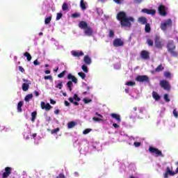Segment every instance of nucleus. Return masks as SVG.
Masks as SVG:
<instances>
[{
    "instance_id": "nucleus-1",
    "label": "nucleus",
    "mask_w": 178,
    "mask_h": 178,
    "mask_svg": "<svg viewBox=\"0 0 178 178\" xmlns=\"http://www.w3.org/2000/svg\"><path fill=\"white\" fill-rule=\"evenodd\" d=\"M117 19L120 22L122 27H130L131 23L130 22H134V18L129 17H127L126 13L121 11L117 15Z\"/></svg>"
},
{
    "instance_id": "nucleus-2",
    "label": "nucleus",
    "mask_w": 178,
    "mask_h": 178,
    "mask_svg": "<svg viewBox=\"0 0 178 178\" xmlns=\"http://www.w3.org/2000/svg\"><path fill=\"white\" fill-rule=\"evenodd\" d=\"M79 29L83 30V33L86 37H92L94 35V31L92 28L88 26V24L84 21H81L79 23Z\"/></svg>"
},
{
    "instance_id": "nucleus-3",
    "label": "nucleus",
    "mask_w": 178,
    "mask_h": 178,
    "mask_svg": "<svg viewBox=\"0 0 178 178\" xmlns=\"http://www.w3.org/2000/svg\"><path fill=\"white\" fill-rule=\"evenodd\" d=\"M172 27V19H168L161 22L160 28L163 31H166L168 29Z\"/></svg>"
},
{
    "instance_id": "nucleus-4",
    "label": "nucleus",
    "mask_w": 178,
    "mask_h": 178,
    "mask_svg": "<svg viewBox=\"0 0 178 178\" xmlns=\"http://www.w3.org/2000/svg\"><path fill=\"white\" fill-rule=\"evenodd\" d=\"M12 173V168L7 167L4 170L0 171V178H8L9 175Z\"/></svg>"
},
{
    "instance_id": "nucleus-5",
    "label": "nucleus",
    "mask_w": 178,
    "mask_h": 178,
    "mask_svg": "<svg viewBox=\"0 0 178 178\" xmlns=\"http://www.w3.org/2000/svg\"><path fill=\"white\" fill-rule=\"evenodd\" d=\"M149 152H151V154L155 155L156 156H163V154H162V152L155 147H149Z\"/></svg>"
},
{
    "instance_id": "nucleus-6",
    "label": "nucleus",
    "mask_w": 178,
    "mask_h": 178,
    "mask_svg": "<svg viewBox=\"0 0 178 178\" xmlns=\"http://www.w3.org/2000/svg\"><path fill=\"white\" fill-rule=\"evenodd\" d=\"M176 172L173 171L172 167L168 166L164 174V178H168L169 176H175Z\"/></svg>"
},
{
    "instance_id": "nucleus-7",
    "label": "nucleus",
    "mask_w": 178,
    "mask_h": 178,
    "mask_svg": "<svg viewBox=\"0 0 178 178\" xmlns=\"http://www.w3.org/2000/svg\"><path fill=\"white\" fill-rule=\"evenodd\" d=\"M136 80L140 83H148V81H149V79L146 75H139L136 78Z\"/></svg>"
},
{
    "instance_id": "nucleus-8",
    "label": "nucleus",
    "mask_w": 178,
    "mask_h": 178,
    "mask_svg": "<svg viewBox=\"0 0 178 178\" xmlns=\"http://www.w3.org/2000/svg\"><path fill=\"white\" fill-rule=\"evenodd\" d=\"M160 86L162 87V88L166 90L167 91H169V90H170V84L166 80L161 81Z\"/></svg>"
},
{
    "instance_id": "nucleus-9",
    "label": "nucleus",
    "mask_w": 178,
    "mask_h": 178,
    "mask_svg": "<svg viewBox=\"0 0 178 178\" xmlns=\"http://www.w3.org/2000/svg\"><path fill=\"white\" fill-rule=\"evenodd\" d=\"M140 57L142 58V59H144L145 60L149 59V52L146 50H143L140 52Z\"/></svg>"
},
{
    "instance_id": "nucleus-10",
    "label": "nucleus",
    "mask_w": 178,
    "mask_h": 178,
    "mask_svg": "<svg viewBox=\"0 0 178 178\" xmlns=\"http://www.w3.org/2000/svg\"><path fill=\"white\" fill-rule=\"evenodd\" d=\"M123 40H122V39L120 38H117L115 40H114L113 42V45L114 47H123Z\"/></svg>"
},
{
    "instance_id": "nucleus-11",
    "label": "nucleus",
    "mask_w": 178,
    "mask_h": 178,
    "mask_svg": "<svg viewBox=\"0 0 178 178\" xmlns=\"http://www.w3.org/2000/svg\"><path fill=\"white\" fill-rule=\"evenodd\" d=\"M40 106L42 108V109H45V111H50L51 108H52L51 105L49 104V103H47L45 104V102H42L40 103Z\"/></svg>"
},
{
    "instance_id": "nucleus-12",
    "label": "nucleus",
    "mask_w": 178,
    "mask_h": 178,
    "mask_svg": "<svg viewBox=\"0 0 178 178\" xmlns=\"http://www.w3.org/2000/svg\"><path fill=\"white\" fill-rule=\"evenodd\" d=\"M159 13L161 16H166V7L165 6H160L159 7Z\"/></svg>"
},
{
    "instance_id": "nucleus-13",
    "label": "nucleus",
    "mask_w": 178,
    "mask_h": 178,
    "mask_svg": "<svg viewBox=\"0 0 178 178\" xmlns=\"http://www.w3.org/2000/svg\"><path fill=\"white\" fill-rule=\"evenodd\" d=\"M167 48L169 51H174V49L176 48V46L175 45V42L173 41H169L167 45Z\"/></svg>"
},
{
    "instance_id": "nucleus-14",
    "label": "nucleus",
    "mask_w": 178,
    "mask_h": 178,
    "mask_svg": "<svg viewBox=\"0 0 178 178\" xmlns=\"http://www.w3.org/2000/svg\"><path fill=\"white\" fill-rule=\"evenodd\" d=\"M71 54L73 56H75L76 58L83 56L84 55V53L83 51H71Z\"/></svg>"
},
{
    "instance_id": "nucleus-15",
    "label": "nucleus",
    "mask_w": 178,
    "mask_h": 178,
    "mask_svg": "<svg viewBox=\"0 0 178 178\" xmlns=\"http://www.w3.org/2000/svg\"><path fill=\"white\" fill-rule=\"evenodd\" d=\"M129 140H133L134 141V147H140V145H141V143L137 142V139L138 138H134L133 136H129Z\"/></svg>"
},
{
    "instance_id": "nucleus-16",
    "label": "nucleus",
    "mask_w": 178,
    "mask_h": 178,
    "mask_svg": "<svg viewBox=\"0 0 178 178\" xmlns=\"http://www.w3.org/2000/svg\"><path fill=\"white\" fill-rule=\"evenodd\" d=\"M56 88H58L59 90H62V87H63V81L59 80L55 82Z\"/></svg>"
},
{
    "instance_id": "nucleus-17",
    "label": "nucleus",
    "mask_w": 178,
    "mask_h": 178,
    "mask_svg": "<svg viewBox=\"0 0 178 178\" xmlns=\"http://www.w3.org/2000/svg\"><path fill=\"white\" fill-rule=\"evenodd\" d=\"M68 80H72L73 83L75 84H77V78H76L74 76L72 75V74H69L67 75Z\"/></svg>"
},
{
    "instance_id": "nucleus-18",
    "label": "nucleus",
    "mask_w": 178,
    "mask_h": 178,
    "mask_svg": "<svg viewBox=\"0 0 178 178\" xmlns=\"http://www.w3.org/2000/svg\"><path fill=\"white\" fill-rule=\"evenodd\" d=\"M143 13H147V15H155V10H149V9H143L142 10Z\"/></svg>"
},
{
    "instance_id": "nucleus-19",
    "label": "nucleus",
    "mask_w": 178,
    "mask_h": 178,
    "mask_svg": "<svg viewBox=\"0 0 178 178\" xmlns=\"http://www.w3.org/2000/svg\"><path fill=\"white\" fill-rule=\"evenodd\" d=\"M83 61L86 65H91V58L88 56H85L83 58Z\"/></svg>"
},
{
    "instance_id": "nucleus-20",
    "label": "nucleus",
    "mask_w": 178,
    "mask_h": 178,
    "mask_svg": "<svg viewBox=\"0 0 178 178\" xmlns=\"http://www.w3.org/2000/svg\"><path fill=\"white\" fill-rule=\"evenodd\" d=\"M86 5L87 2L84 1V0H81L80 7L82 9V10H86V9H87V7L86 6Z\"/></svg>"
},
{
    "instance_id": "nucleus-21",
    "label": "nucleus",
    "mask_w": 178,
    "mask_h": 178,
    "mask_svg": "<svg viewBox=\"0 0 178 178\" xmlns=\"http://www.w3.org/2000/svg\"><path fill=\"white\" fill-rule=\"evenodd\" d=\"M155 46L156 47V48H162V43L159 40V38H156Z\"/></svg>"
},
{
    "instance_id": "nucleus-22",
    "label": "nucleus",
    "mask_w": 178,
    "mask_h": 178,
    "mask_svg": "<svg viewBox=\"0 0 178 178\" xmlns=\"http://www.w3.org/2000/svg\"><path fill=\"white\" fill-rule=\"evenodd\" d=\"M138 21L139 23H141V24H147V18L144 17H140L138 19Z\"/></svg>"
},
{
    "instance_id": "nucleus-23",
    "label": "nucleus",
    "mask_w": 178,
    "mask_h": 178,
    "mask_svg": "<svg viewBox=\"0 0 178 178\" xmlns=\"http://www.w3.org/2000/svg\"><path fill=\"white\" fill-rule=\"evenodd\" d=\"M164 77H165V79H172V77H173V74L169 71H165L164 72Z\"/></svg>"
},
{
    "instance_id": "nucleus-24",
    "label": "nucleus",
    "mask_w": 178,
    "mask_h": 178,
    "mask_svg": "<svg viewBox=\"0 0 178 178\" xmlns=\"http://www.w3.org/2000/svg\"><path fill=\"white\" fill-rule=\"evenodd\" d=\"M111 118H113V119H116L117 121L118 122H121L122 119H120V115H118V114H115V113H112L111 115Z\"/></svg>"
},
{
    "instance_id": "nucleus-25",
    "label": "nucleus",
    "mask_w": 178,
    "mask_h": 178,
    "mask_svg": "<svg viewBox=\"0 0 178 178\" xmlns=\"http://www.w3.org/2000/svg\"><path fill=\"white\" fill-rule=\"evenodd\" d=\"M152 97L154 99H156V101H159V99H161L159 95H158V93H156V92H152Z\"/></svg>"
},
{
    "instance_id": "nucleus-26",
    "label": "nucleus",
    "mask_w": 178,
    "mask_h": 178,
    "mask_svg": "<svg viewBox=\"0 0 178 178\" xmlns=\"http://www.w3.org/2000/svg\"><path fill=\"white\" fill-rule=\"evenodd\" d=\"M24 56H26V58L28 62H30V60H31V55L29 54V52H25V53L24 54Z\"/></svg>"
},
{
    "instance_id": "nucleus-27",
    "label": "nucleus",
    "mask_w": 178,
    "mask_h": 178,
    "mask_svg": "<svg viewBox=\"0 0 178 178\" xmlns=\"http://www.w3.org/2000/svg\"><path fill=\"white\" fill-rule=\"evenodd\" d=\"M31 122H35V118H37V111H33L31 113Z\"/></svg>"
},
{
    "instance_id": "nucleus-28",
    "label": "nucleus",
    "mask_w": 178,
    "mask_h": 178,
    "mask_svg": "<svg viewBox=\"0 0 178 178\" xmlns=\"http://www.w3.org/2000/svg\"><path fill=\"white\" fill-rule=\"evenodd\" d=\"M29 83H24L22 84V90L23 91H27L29 90Z\"/></svg>"
},
{
    "instance_id": "nucleus-29",
    "label": "nucleus",
    "mask_w": 178,
    "mask_h": 178,
    "mask_svg": "<svg viewBox=\"0 0 178 178\" xmlns=\"http://www.w3.org/2000/svg\"><path fill=\"white\" fill-rule=\"evenodd\" d=\"M32 98L33 94L27 95L24 98V101H26V102H29V101H30V99H31Z\"/></svg>"
},
{
    "instance_id": "nucleus-30",
    "label": "nucleus",
    "mask_w": 178,
    "mask_h": 178,
    "mask_svg": "<svg viewBox=\"0 0 178 178\" xmlns=\"http://www.w3.org/2000/svg\"><path fill=\"white\" fill-rule=\"evenodd\" d=\"M145 33H149L151 31V26H149V24H146L145 27Z\"/></svg>"
},
{
    "instance_id": "nucleus-31",
    "label": "nucleus",
    "mask_w": 178,
    "mask_h": 178,
    "mask_svg": "<svg viewBox=\"0 0 178 178\" xmlns=\"http://www.w3.org/2000/svg\"><path fill=\"white\" fill-rule=\"evenodd\" d=\"M163 69H165L163 67V66H162V65H159L156 69H155V72H162V70H163Z\"/></svg>"
},
{
    "instance_id": "nucleus-32",
    "label": "nucleus",
    "mask_w": 178,
    "mask_h": 178,
    "mask_svg": "<svg viewBox=\"0 0 178 178\" xmlns=\"http://www.w3.org/2000/svg\"><path fill=\"white\" fill-rule=\"evenodd\" d=\"M23 106V102H19L17 104L18 112H22V107Z\"/></svg>"
},
{
    "instance_id": "nucleus-33",
    "label": "nucleus",
    "mask_w": 178,
    "mask_h": 178,
    "mask_svg": "<svg viewBox=\"0 0 178 178\" xmlns=\"http://www.w3.org/2000/svg\"><path fill=\"white\" fill-rule=\"evenodd\" d=\"M68 126V129H73V127H74V126H76V122H70L67 124Z\"/></svg>"
},
{
    "instance_id": "nucleus-34",
    "label": "nucleus",
    "mask_w": 178,
    "mask_h": 178,
    "mask_svg": "<svg viewBox=\"0 0 178 178\" xmlns=\"http://www.w3.org/2000/svg\"><path fill=\"white\" fill-rule=\"evenodd\" d=\"M125 86H128L129 87H133V86H136V82H134V81H128L125 83Z\"/></svg>"
},
{
    "instance_id": "nucleus-35",
    "label": "nucleus",
    "mask_w": 178,
    "mask_h": 178,
    "mask_svg": "<svg viewBox=\"0 0 178 178\" xmlns=\"http://www.w3.org/2000/svg\"><path fill=\"white\" fill-rule=\"evenodd\" d=\"M73 86V82L70 81L67 83V87L69 88L70 91H72V86Z\"/></svg>"
},
{
    "instance_id": "nucleus-36",
    "label": "nucleus",
    "mask_w": 178,
    "mask_h": 178,
    "mask_svg": "<svg viewBox=\"0 0 178 178\" xmlns=\"http://www.w3.org/2000/svg\"><path fill=\"white\" fill-rule=\"evenodd\" d=\"M81 69L82 70H83L85 73H88V67H87V65H82Z\"/></svg>"
},
{
    "instance_id": "nucleus-37",
    "label": "nucleus",
    "mask_w": 178,
    "mask_h": 178,
    "mask_svg": "<svg viewBox=\"0 0 178 178\" xmlns=\"http://www.w3.org/2000/svg\"><path fill=\"white\" fill-rule=\"evenodd\" d=\"M52 17H48L45 19L44 20V23L45 24H49V23H51V20Z\"/></svg>"
},
{
    "instance_id": "nucleus-38",
    "label": "nucleus",
    "mask_w": 178,
    "mask_h": 178,
    "mask_svg": "<svg viewBox=\"0 0 178 178\" xmlns=\"http://www.w3.org/2000/svg\"><path fill=\"white\" fill-rule=\"evenodd\" d=\"M62 9L63 10H67V9H69V6H67V3H63L62 6Z\"/></svg>"
},
{
    "instance_id": "nucleus-39",
    "label": "nucleus",
    "mask_w": 178,
    "mask_h": 178,
    "mask_svg": "<svg viewBox=\"0 0 178 178\" xmlns=\"http://www.w3.org/2000/svg\"><path fill=\"white\" fill-rule=\"evenodd\" d=\"M24 137L26 140H29V138H30V132L29 131H28V133L24 132Z\"/></svg>"
},
{
    "instance_id": "nucleus-40",
    "label": "nucleus",
    "mask_w": 178,
    "mask_h": 178,
    "mask_svg": "<svg viewBox=\"0 0 178 178\" xmlns=\"http://www.w3.org/2000/svg\"><path fill=\"white\" fill-rule=\"evenodd\" d=\"M92 120H94V122H104L102 118H98L97 117H93Z\"/></svg>"
},
{
    "instance_id": "nucleus-41",
    "label": "nucleus",
    "mask_w": 178,
    "mask_h": 178,
    "mask_svg": "<svg viewBox=\"0 0 178 178\" xmlns=\"http://www.w3.org/2000/svg\"><path fill=\"white\" fill-rule=\"evenodd\" d=\"M164 99L165 102H170V99H169V95L168 94L164 95Z\"/></svg>"
},
{
    "instance_id": "nucleus-42",
    "label": "nucleus",
    "mask_w": 178,
    "mask_h": 178,
    "mask_svg": "<svg viewBox=\"0 0 178 178\" xmlns=\"http://www.w3.org/2000/svg\"><path fill=\"white\" fill-rule=\"evenodd\" d=\"M78 75L79 76V77L82 78L83 80L86 79V74H84V72H79Z\"/></svg>"
},
{
    "instance_id": "nucleus-43",
    "label": "nucleus",
    "mask_w": 178,
    "mask_h": 178,
    "mask_svg": "<svg viewBox=\"0 0 178 178\" xmlns=\"http://www.w3.org/2000/svg\"><path fill=\"white\" fill-rule=\"evenodd\" d=\"M72 17H74V19H76L77 17H80V13H75L72 15Z\"/></svg>"
},
{
    "instance_id": "nucleus-44",
    "label": "nucleus",
    "mask_w": 178,
    "mask_h": 178,
    "mask_svg": "<svg viewBox=\"0 0 178 178\" xmlns=\"http://www.w3.org/2000/svg\"><path fill=\"white\" fill-rule=\"evenodd\" d=\"M63 14L61 13H58L56 15V20H60L62 19Z\"/></svg>"
},
{
    "instance_id": "nucleus-45",
    "label": "nucleus",
    "mask_w": 178,
    "mask_h": 178,
    "mask_svg": "<svg viewBox=\"0 0 178 178\" xmlns=\"http://www.w3.org/2000/svg\"><path fill=\"white\" fill-rule=\"evenodd\" d=\"M65 74H66V71H63V72H61L60 74H59L58 75V77L59 79H62V77H63Z\"/></svg>"
},
{
    "instance_id": "nucleus-46",
    "label": "nucleus",
    "mask_w": 178,
    "mask_h": 178,
    "mask_svg": "<svg viewBox=\"0 0 178 178\" xmlns=\"http://www.w3.org/2000/svg\"><path fill=\"white\" fill-rule=\"evenodd\" d=\"M147 42L149 45V47H152V45H154V41L151 40H147Z\"/></svg>"
},
{
    "instance_id": "nucleus-47",
    "label": "nucleus",
    "mask_w": 178,
    "mask_h": 178,
    "mask_svg": "<svg viewBox=\"0 0 178 178\" xmlns=\"http://www.w3.org/2000/svg\"><path fill=\"white\" fill-rule=\"evenodd\" d=\"M91 131V129H86L83 131V134H88Z\"/></svg>"
},
{
    "instance_id": "nucleus-48",
    "label": "nucleus",
    "mask_w": 178,
    "mask_h": 178,
    "mask_svg": "<svg viewBox=\"0 0 178 178\" xmlns=\"http://www.w3.org/2000/svg\"><path fill=\"white\" fill-rule=\"evenodd\" d=\"M170 52L172 56H177V52H176L173 50H171Z\"/></svg>"
},
{
    "instance_id": "nucleus-49",
    "label": "nucleus",
    "mask_w": 178,
    "mask_h": 178,
    "mask_svg": "<svg viewBox=\"0 0 178 178\" xmlns=\"http://www.w3.org/2000/svg\"><path fill=\"white\" fill-rule=\"evenodd\" d=\"M59 131V128H56L55 129L51 130V134H55Z\"/></svg>"
},
{
    "instance_id": "nucleus-50",
    "label": "nucleus",
    "mask_w": 178,
    "mask_h": 178,
    "mask_svg": "<svg viewBox=\"0 0 178 178\" xmlns=\"http://www.w3.org/2000/svg\"><path fill=\"white\" fill-rule=\"evenodd\" d=\"M44 80H52V76L48 75L44 77Z\"/></svg>"
},
{
    "instance_id": "nucleus-51",
    "label": "nucleus",
    "mask_w": 178,
    "mask_h": 178,
    "mask_svg": "<svg viewBox=\"0 0 178 178\" xmlns=\"http://www.w3.org/2000/svg\"><path fill=\"white\" fill-rule=\"evenodd\" d=\"M115 3H118V5H120V3H123L124 0H113Z\"/></svg>"
},
{
    "instance_id": "nucleus-52",
    "label": "nucleus",
    "mask_w": 178,
    "mask_h": 178,
    "mask_svg": "<svg viewBox=\"0 0 178 178\" xmlns=\"http://www.w3.org/2000/svg\"><path fill=\"white\" fill-rule=\"evenodd\" d=\"M172 113H173L175 118H177L178 117V112H177V111H176V109H175L173 111Z\"/></svg>"
},
{
    "instance_id": "nucleus-53",
    "label": "nucleus",
    "mask_w": 178,
    "mask_h": 178,
    "mask_svg": "<svg viewBox=\"0 0 178 178\" xmlns=\"http://www.w3.org/2000/svg\"><path fill=\"white\" fill-rule=\"evenodd\" d=\"M74 99L75 100V101H80V97H79V96H77V95H74Z\"/></svg>"
},
{
    "instance_id": "nucleus-54",
    "label": "nucleus",
    "mask_w": 178,
    "mask_h": 178,
    "mask_svg": "<svg viewBox=\"0 0 178 178\" xmlns=\"http://www.w3.org/2000/svg\"><path fill=\"white\" fill-rule=\"evenodd\" d=\"M19 70L22 73H24V72H25L24 68H23V67H22V66H19Z\"/></svg>"
},
{
    "instance_id": "nucleus-55",
    "label": "nucleus",
    "mask_w": 178,
    "mask_h": 178,
    "mask_svg": "<svg viewBox=\"0 0 178 178\" xmlns=\"http://www.w3.org/2000/svg\"><path fill=\"white\" fill-rule=\"evenodd\" d=\"M33 65H35V66H38L40 65V62H38V60H35L33 61Z\"/></svg>"
},
{
    "instance_id": "nucleus-56",
    "label": "nucleus",
    "mask_w": 178,
    "mask_h": 178,
    "mask_svg": "<svg viewBox=\"0 0 178 178\" xmlns=\"http://www.w3.org/2000/svg\"><path fill=\"white\" fill-rule=\"evenodd\" d=\"M115 35V33H113V31H109V37L112 38Z\"/></svg>"
},
{
    "instance_id": "nucleus-57",
    "label": "nucleus",
    "mask_w": 178,
    "mask_h": 178,
    "mask_svg": "<svg viewBox=\"0 0 178 178\" xmlns=\"http://www.w3.org/2000/svg\"><path fill=\"white\" fill-rule=\"evenodd\" d=\"M50 104H51V105H55V104H56V102H55V100L51 99H50Z\"/></svg>"
},
{
    "instance_id": "nucleus-58",
    "label": "nucleus",
    "mask_w": 178,
    "mask_h": 178,
    "mask_svg": "<svg viewBox=\"0 0 178 178\" xmlns=\"http://www.w3.org/2000/svg\"><path fill=\"white\" fill-rule=\"evenodd\" d=\"M56 178H65V175H63V174H60V175H58V177H56Z\"/></svg>"
},
{
    "instance_id": "nucleus-59",
    "label": "nucleus",
    "mask_w": 178,
    "mask_h": 178,
    "mask_svg": "<svg viewBox=\"0 0 178 178\" xmlns=\"http://www.w3.org/2000/svg\"><path fill=\"white\" fill-rule=\"evenodd\" d=\"M22 80H23V81H24V83H26V84H30V81H29V80H27V79H23Z\"/></svg>"
},
{
    "instance_id": "nucleus-60",
    "label": "nucleus",
    "mask_w": 178,
    "mask_h": 178,
    "mask_svg": "<svg viewBox=\"0 0 178 178\" xmlns=\"http://www.w3.org/2000/svg\"><path fill=\"white\" fill-rule=\"evenodd\" d=\"M113 126L115 127V129H118V127H120L119 125L116 123L113 124Z\"/></svg>"
},
{
    "instance_id": "nucleus-61",
    "label": "nucleus",
    "mask_w": 178,
    "mask_h": 178,
    "mask_svg": "<svg viewBox=\"0 0 178 178\" xmlns=\"http://www.w3.org/2000/svg\"><path fill=\"white\" fill-rule=\"evenodd\" d=\"M85 104H88V102H91V100H88L87 99H83Z\"/></svg>"
},
{
    "instance_id": "nucleus-62",
    "label": "nucleus",
    "mask_w": 178,
    "mask_h": 178,
    "mask_svg": "<svg viewBox=\"0 0 178 178\" xmlns=\"http://www.w3.org/2000/svg\"><path fill=\"white\" fill-rule=\"evenodd\" d=\"M34 95L36 96V97H38L40 95V93L38 92V91H34Z\"/></svg>"
},
{
    "instance_id": "nucleus-63",
    "label": "nucleus",
    "mask_w": 178,
    "mask_h": 178,
    "mask_svg": "<svg viewBox=\"0 0 178 178\" xmlns=\"http://www.w3.org/2000/svg\"><path fill=\"white\" fill-rule=\"evenodd\" d=\"M65 106H69V105H70V104L69 103V102L65 101Z\"/></svg>"
},
{
    "instance_id": "nucleus-64",
    "label": "nucleus",
    "mask_w": 178,
    "mask_h": 178,
    "mask_svg": "<svg viewBox=\"0 0 178 178\" xmlns=\"http://www.w3.org/2000/svg\"><path fill=\"white\" fill-rule=\"evenodd\" d=\"M135 2L136 3H141V2H143V0H135Z\"/></svg>"
}]
</instances>
